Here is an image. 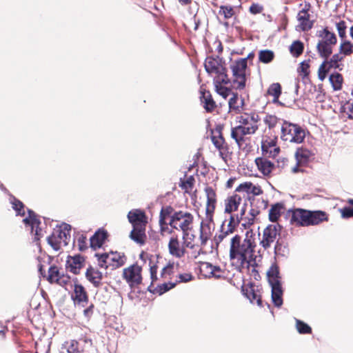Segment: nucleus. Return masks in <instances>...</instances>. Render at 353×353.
<instances>
[{
  "label": "nucleus",
  "mask_w": 353,
  "mask_h": 353,
  "mask_svg": "<svg viewBox=\"0 0 353 353\" xmlns=\"http://www.w3.org/2000/svg\"><path fill=\"white\" fill-rule=\"evenodd\" d=\"M256 244L252 230L245 233L244 239L237 234L230 238V259L233 265L241 270L246 268H254L256 265L255 249Z\"/></svg>",
  "instance_id": "obj_1"
},
{
  "label": "nucleus",
  "mask_w": 353,
  "mask_h": 353,
  "mask_svg": "<svg viewBox=\"0 0 353 353\" xmlns=\"http://www.w3.org/2000/svg\"><path fill=\"white\" fill-rule=\"evenodd\" d=\"M327 220V214L324 211H310L301 208L292 210L290 217V223L296 227L316 225Z\"/></svg>",
  "instance_id": "obj_2"
},
{
  "label": "nucleus",
  "mask_w": 353,
  "mask_h": 353,
  "mask_svg": "<svg viewBox=\"0 0 353 353\" xmlns=\"http://www.w3.org/2000/svg\"><path fill=\"white\" fill-rule=\"evenodd\" d=\"M128 219L132 225L130 237L139 245H143L146 239L145 227L148 219L145 212L139 209L130 210L128 214Z\"/></svg>",
  "instance_id": "obj_3"
},
{
  "label": "nucleus",
  "mask_w": 353,
  "mask_h": 353,
  "mask_svg": "<svg viewBox=\"0 0 353 353\" xmlns=\"http://www.w3.org/2000/svg\"><path fill=\"white\" fill-rule=\"evenodd\" d=\"M70 225L65 223L57 225L47 238L48 245L56 252L61 250L70 242Z\"/></svg>",
  "instance_id": "obj_4"
},
{
  "label": "nucleus",
  "mask_w": 353,
  "mask_h": 353,
  "mask_svg": "<svg viewBox=\"0 0 353 353\" xmlns=\"http://www.w3.org/2000/svg\"><path fill=\"white\" fill-rule=\"evenodd\" d=\"M193 221L194 216L192 214L186 210H179L169 220L168 225L172 229L182 232V239L185 240L188 235V232L192 228Z\"/></svg>",
  "instance_id": "obj_5"
},
{
  "label": "nucleus",
  "mask_w": 353,
  "mask_h": 353,
  "mask_svg": "<svg viewBox=\"0 0 353 353\" xmlns=\"http://www.w3.org/2000/svg\"><path fill=\"white\" fill-rule=\"evenodd\" d=\"M281 137L284 141L301 143L305 137V131L296 124L284 121L281 126Z\"/></svg>",
  "instance_id": "obj_6"
},
{
  "label": "nucleus",
  "mask_w": 353,
  "mask_h": 353,
  "mask_svg": "<svg viewBox=\"0 0 353 353\" xmlns=\"http://www.w3.org/2000/svg\"><path fill=\"white\" fill-rule=\"evenodd\" d=\"M247 67L246 59H239L231 63L232 86L235 89L243 90L245 87Z\"/></svg>",
  "instance_id": "obj_7"
},
{
  "label": "nucleus",
  "mask_w": 353,
  "mask_h": 353,
  "mask_svg": "<svg viewBox=\"0 0 353 353\" xmlns=\"http://www.w3.org/2000/svg\"><path fill=\"white\" fill-rule=\"evenodd\" d=\"M281 226L279 224L268 225L263 231L262 238L260 241V245L263 248L267 250L270 248L274 243V250L276 253L278 249L277 237L280 236Z\"/></svg>",
  "instance_id": "obj_8"
},
{
  "label": "nucleus",
  "mask_w": 353,
  "mask_h": 353,
  "mask_svg": "<svg viewBox=\"0 0 353 353\" xmlns=\"http://www.w3.org/2000/svg\"><path fill=\"white\" fill-rule=\"evenodd\" d=\"M96 256L98 258L99 265L105 269L109 266H111L112 269L117 268L122 266L125 262L124 255L118 252L97 254Z\"/></svg>",
  "instance_id": "obj_9"
},
{
  "label": "nucleus",
  "mask_w": 353,
  "mask_h": 353,
  "mask_svg": "<svg viewBox=\"0 0 353 353\" xmlns=\"http://www.w3.org/2000/svg\"><path fill=\"white\" fill-rule=\"evenodd\" d=\"M26 230L29 231L32 236L33 241L38 244V241L43 236V232L40 227L41 222L37 219L35 213L28 210V216L23 219Z\"/></svg>",
  "instance_id": "obj_10"
},
{
  "label": "nucleus",
  "mask_w": 353,
  "mask_h": 353,
  "mask_svg": "<svg viewBox=\"0 0 353 353\" xmlns=\"http://www.w3.org/2000/svg\"><path fill=\"white\" fill-rule=\"evenodd\" d=\"M204 66L206 72L212 75L214 79L215 77L221 78L228 76L226 68L223 66L221 60L219 57H208L205 61Z\"/></svg>",
  "instance_id": "obj_11"
},
{
  "label": "nucleus",
  "mask_w": 353,
  "mask_h": 353,
  "mask_svg": "<svg viewBox=\"0 0 353 353\" xmlns=\"http://www.w3.org/2000/svg\"><path fill=\"white\" fill-rule=\"evenodd\" d=\"M212 217V215H205V218L201 222L199 239L201 247H204L212 236L214 229Z\"/></svg>",
  "instance_id": "obj_12"
},
{
  "label": "nucleus",
  "mask_w": 353,
  "mask_h": 353,
  "mask_svg": "<svg viewBox=\"0 0 353 353\" xmlns=\"http://www.w3.org/2000/svg\"><path fill=\"white\" fill-rule=\"evenodd\" d=\"M123 277L130 287L138 285L142 281L141 268L137 264L125 268Z\"/></svg>",
  "instance_id": "obj_13"
},
{
  "label": "nucleus",
  "mask_w": 353,
  "mask_h": 353,
  "mask_svg": "<svg viewBox=\"0 0 353 353\" xmlns=\"http://www.w3.org/2000/svg\"><path fill=\"white\" fill-rule=\"evenodd\" d=\"M252 128H245L241 126H236L231 129V137L235 141L239 147H241L245 141L247 135L254 134L256 131L252 129Z\"/></svg>",
  "instance_id": "obj_14"
},
{
  "label": "nucleus",
  "mask_w": 353,
  "mask_h": 353,
  "mask_svg": "<svg viewBox=\"0 0 353 353\" xmlns=\"http://www.w3.org/2000/svg\"><path fill=\"white\" fill-rule=\"evenodd\" d=\"M70 286L73 289L71 298L74 304L81 305L84 307L88 301V296L85 288L79 283L70 284Z\"/></svg>",
  "instance_id": "obj_15"
},
{
  "label": "nucleus",
  "mask_w": 353,
  "mask_h": 353,
  "mask_svg": "<svg viewBox=\"0 0 353 353\" xmlns=\"http://www.w3.org/2000/svg\"><path fill=\"white\" fill-rule=\"evenodd\" d=\"M239 126L245 128H252L254 131L258 130L259 116L256 114H244L237 117Z\"/></svg>",
  "instance_id": "obj_16"
},
{
  "label": "nucleus",
  "mask_w": 353,
  "mask_h": 353,
  "mask_svg": "<svg viewBox=\"0 0 353 353\" xmlns=\"http://www.w3.org/2000/svg\"><path fill=\"white\" fill-rule=\"evenodd\" d=\"M229 83L230 79L228 76L221 78L215 77L214 79V85L216 92L224 99H226L231 92L230 89L225 86Z\"/></svg>",
  "instance_id": "obj_17"
},
{
  "label": "nucleus",
  "mask_w": 353,
  "mask_h": 353,
  "mask_svg": "<svg viewBox=\"0 0 353 353\" xmlns=\"http://www.w3.org/2000/svg\"><path fill=\"white\" fill-rule=\"evenodd\" d=\"M169 253L178 259L183 257L185 254V250L180 242L177 236H172L168 243Z\"/></svg>",
  "instance_id": "obj_18"
},
{
  "label": "nucleus",
  "mask_w": 353,
  "mask_h": 353,
  "mask_svg": "<svg viewBox=\"0 0 353 353\" xmlns=\"http://www.w3.org/2000/svg\"><path fill=\"white\" fill-rule=\"evenodd\" d=\"M234 230V227L232 224V220L228 223L227 228H225L224 224H223L221 230L214 236V240L215 243L218 245L224 240L229 239L230 241V238L232 237L231 235L232 234Z\"/></svg>",
  "instance_id": "obj_19"
},
{
  "label": "nucleus",
  "mask_w": 353,
  "mask_h": 353,
  "mask_svg": "<svg viewBox=\"0 0 353 353\" xmlns=\"http://www.w3.org/2000/svg\"><path fill=\"white\" fill-rule=\"evenodd\" d=\"M205 192L207 198L205 214L206 215L213 216L216 203V192L211 187H206L205 188Z\"/></svg>",
  "instance_id": "obj_20"
},
{
  "label": "nucleus",
  "mask_w": 353,
  "mask_h": 353,
  "mask_svg": "<svg viewBox=\"0 0 353 353\" xmlns=\"http://www.w3.org/2000/svg\"><path fill=\"white\" fill-rule=\"evenodd\" d=\"M84 259L80 255L74 256H68L66 261V268L71 272L77 274L79 273L80 270L83 267Z\"/></svg>",
  "instance_id": "obj_21"
},
{
  "label": "nucleus",
  "mask_w": 353,
  "mask_h": 353,
  "mask_svg": "<svg viewBox=\"0 0 353 353\" xmlns=\"http://www.w3.org/2000/svg\"><path fill=\"white\" fill-rule=\"evenodd\" d=\"M259 170L264 175L270 174L274 168V163L266 157H258L255 159Z\"/></svg>",
  "instance_id": "obj_22"
},
{
  "label": "nucleus",
  "mask_w": 353,
  "mask_h": 353,
  "mask_svg": "<svg viewBox=\"0 0 353 353\" xmlns=\"http://www.w3.org/2000/svg\"><path fill=\"white\" fill-rule=\"evenodd\" d=\"M244 99L237 94H233L229 100L230 112L239 114L243 110Z\"/></svg>",
  "instance_id": "obj_23"
},
{
  "label": "nucleus",
  "mask_w": 353,
  "mask_h": 353,
  "mask_svg": "<svg viewBox=\"0 0 353 353\" xmlns=\"http://www.w3.org/2000/svg\"><path fill=\"white\" fill-rule=\"evenodd\" d=\"M108 237V233L103 230H99L90 239V247L93 249L99 248L104 243Z\"/></svg>",
  "instance_id": "obj_24"
},
{
  "label": "nucleus",
  "mask_w": 353,
  "mask_h": 353,
  "mask_svg": "<svg viewBox=\"0 0 353 353\" xmlns=\"http://www.w3.org/2000/svg\"><path fill=\"white\" fill-rule=\"evenodd\" d=\"M297 19L299 22H314L313 11L310 4L301 5V9L297 14Z\"/></svg>",
  "instance_id": "obj_25"
},
{
  "label": "nucleus",
  "mask_w": 353,
  "mask_h": 353,
  "mask_svg": "<svg viewBox=\"0 0 353 353\" xmlns=\"http://www.w3.org/2000/svg\"><path fill=\"white\" fill-rule=\"evenodd\" d=\"M241 202V196L238 194H234L225 201V212L231 213L236 210Z\"/></svg>",
  "instance_id": "obj_26"
},
{
  "label": "nucleus",
  "mask_w": 353,
  "mask_h": 353,
  "mask_svg": "<svg viewBox=\"0 0 353 353\" xmlns=\"http://www.w3.org/2000/svg\"><path fill=\"white\" fill-rule=\"evenodd\" d=\"M261 148L265 157L275 158L280 152L279 148L275 145L273 141L263 143Z\"/></svg>",
  "instance_id": "obj_27"
},
{
  "label": "nucleus",
  "mask_w": 353,
  "mask_h": 353,
  "mask_svg": "<svg viewBox=\"0 0 353 353\" xmlns=\"http://www.w3.org/2000/svg\"><path fill=\"white\" fill-rule=\"evenodd\" d=\"M272 289V300L276 307L283 305V290L281 284L270 285Z\"/></svg>",
  "instance_id": "obj_28"
},
{
  "label": "nucleus",
  "mask_w": 353,
  "mask_h": 353,
  "mask_svg": "<svg viewBox=\"0 0 353 353\" xmlns=\"http://www.w3.org/2000/svg\"><path fill=\"white\" fill-rule=\"evenodd\" d=\"M176 212V211H174V208L170 205L161 208L159 215V225L161 230H164V226L168 225L166 222L167 218H170V219Z\"/></svg>",
  "instance_id": "obj_29"
},
{
  "label": "nucleus",
  "mask_w": 353,
  "mask_h": 353,
  "mask_svg": "<svg viewBox=\"0 0 353 353\" xmlns=\"http://www.w3.org/2000/svg\"><path fill=\"white\" fill-rule=\"evenodd\" d=\"M85 276L94 286L97 287L101 284L102 273L98 270L90 267L87 269Z\"/></svg>",
  "instance_id": "obj_30"
},
{
  "label": "nucleus",
  "mask_w": 353,
  "mask_h": 353,
  "mask_svg": "<svg viewBox=\"0 0 353 353\" xmlns=\"http://www.w3.org/2000/svg\"><path fill=\"white\" fill-rule=\"evenodd\" d=\"M243 294L250 300L252 303L256 301L257 305L259 307L262 306L261 298L258 292H256L254 286H248L245 289H243Z\"/></svg>",
  "instance_id": "obj_31"
},
{
  "label": "nucleus",
  "mask_w": 353,
  "mask_h": 353,
  "mask_svg": "<svg viewBox=\"0 0 353 353\" xmlns=\"http://www.w3.org/2000/svg\"><path fill=\"white\" fill-rule=\"evenodd\" d=\"M268 282L270 285H275L281 283L279 267L276 263L272 264L267 272Z\"/></svg>",
  "instance_id": "obj_32"
},
{
  "label": "nucleus",
  "mask_w": 353,
  "mask_h": 353,
  "mask_svg": "<svg viewBox=\"0 0 353 353\" xmlns=\"http://www.w3.org/2000/svg\"><path fill=\"white\" fill-rule=\"evenodd\" d=\"M268 94L273 97L272 102L274 103L283 105V103L279 100L281 94V86L279 83H274L271 84L268 89Z\"/></svg>",
  "instance_id": "obj_33"
},
{
  "label": "nucleus",
  "mask_w": 353,
  "mask_h": 353,
  "mask_svg": "<svg viewBox=\"0 0 353 353\" xmlns=\"http://www.w3.org/2000/svg\"><path fill=\"white\" fill-rule=\"evenodd\" d=\"M202 269L205 271L209 276L219 279L223 276V271L219 266L213 265L210 263H204L202 265Z\"/></svg>",
  "instance_id": "obj_34"
},
{
  "label": "nucleus",
  "mask_w": 353,
  "mask_h": 353,
  "mask_svg": "<svg viewBox=\"0 0 353 353\" xmlns=\"http://www.w3.org/2000/svg\"><path fill=\"white\" fill-rule=\"evenodd\" d=\"M329 81L334 91H339L342 89L343 78L340 73L337 72L332 73L329 77Z\"/></svg>",
  "instance_id": "obj_35"
},
{
  "label": "nucleus",
  "mask_w": 353,
  "mask_h": 353,
  "mask_svg": "<svg viewBox=\"0 0 353 353\" xmlns=\"http://www.w3.org/2000/svg\"><path fill=\"white\" fill-rule=\"evenodd\" d=\"M312 155V152L305 148H299L295 153V157L298 164L306 163Z\"/></svg>",
  "instance_id": "obj_36"
},
{
  "label": "nucleus",
  "mask_w": 353,
  "mask_h": 353,
  "mask_svg": "<svg viewBox=\"0 0 353 353\" xmlns=\"http://www.w3.org/2000/svg\"><path fill=\"white\" fill-rule=\"evenodd\" d=\"M9 202L11 204L12 209L16 212L17 215H25V206L21 201L10 195Z\"/></svg>",
  "instance_id": "obj_37"
},
{
  "label": "nucleus",
  "mask_w": 353,
  "mask_h": 353,
  "mask_svg": "<svg viewBox=\"0 0 353 353\" xmlns=\"http://www.w3.org/2000/svg\"><path fill=\"white\" fill-rule=\"evenodd\" d=\"M332 45L324 43L320 41L317 46V50L320 54V56L323 58L327 59V58L332 54Z\"/></svg>",
  "instance_id": "obj_38"
},
{
  "label": "nucleus",
  "mask_w": 353,
  "mask_h": 353,
  "mask_svg": "<svg viewBox=\"0 0 353 353\" xmlns=\"http://www.w3.org/2000/svg\"><path fill=\"white\" fill-rule=\"evenodd\" d=\"M283 205L281 203H276L273 205L269 210V219L272 222H275L278 220L281 214Z\"/></svg>",
  "instance_id": "obj_39"
},
{
  "label": "nucleus",
  "mask_w": 353,
  "mask_h": 353,
  "mask_svg": "<svg viewBox=\"0 0 353 353\" xmlns=\"http://www.w3.org/2000/svg\"><path fill=\"white\" fill-rule=\"evenodd\" d=\"M48 279L50 283H61V275L57 267L52 266L49 268Z\"/></svg>",
  "instance_id": "obj_40"
},
{
  "label": "nucleus",
  "mask_w": 353,
  "mask_h": 353,
  "mask_svg": "<svg viewBox=\"0 0 353 353\" xmlns=\"http://www.w3.org/2000/svg\"><path fill=\"white\" fill-rule=\"evenodd\" d=\"M274 52L270 50H260L259 52V61L264 63H268L271 62L274 59Z\"/></svg>",
  "instance_id": "obj_41"
},
{
  "label": "nucleus",
  "mask_w": 353,
  "mask_h": 353,
  "mask_svg": "<svg viewBox=\"0 0 353 353\" xmlns=\"http://www.w3.org/2000/svg\"><path fill=\"white\" fill-rule=\"evenodd\" d=\"M322 37L321 41L334 46L336 43V37L334 33L329 32L327 29H324L323 34H321Z\"/></svg>",
  "instance_id": "obj_42"
},
{
  "label": "nucleus",
  "mask_w": 353,
  "mask_h": 353,
  "mask_svg": "<svg viewBox=\"0 0 353 353\" xmlns=\"http://www.w3.org/2000/svg\"><path fill=\"white\" fill-rule=\"evenodd\" d=\"M331 68L327 65V60L325 59L319 66L318 70V78L321 81H323L326 78L327 72Z\"/></svg>",
  "instance_id": "obj_43"
},
{
  "label": "nucleus",
  "mask_w": 353,
  "mask_h": 353,
  "mask_svg": "<svg viewBox=\"0 0 353 353\" xmlns=\"http://www.w3.org/2000/svg\"><path fill=\"white\" fill-rule=\"evenodd\" d=\"M296 328L300 334H310L312 328L303 321L296 319Z\"/></svg>",
  "instance_id": "obj_44"
},
{
  "label": "nucleus",
  "mask_w": 353,
  "mask_h": 353,
  "mask_svg": "<svg viewBox=\"0 0 353 353\" xmlns=\"http://www.w3.org/2000/svg\"><path fill=\"white\" fill-rule=\"evenodd\" d=\"M303 50V44L299 41H294L290 47V51L294 57H299Z\"/></svg>",
  "instance_id": "obj_45"
},
{
  "label": "nucleus",
  "mask_w": 353,
  "mask_h": 353,
  "mask_svg": "<svg viewBox=\"0 0 353 353\" xmlns=\"http://www.w3.org/2000/svg\"><path fill=\"white\" fill-rule=\"evenodd\" d=\"M343 59L341 54H334L330 60H327V65L330 68H339V62Z\"/></svg>",
  "instance_id": "obj_46"
},
{
  "label": "nucleus",
  "mask_w": 353,
  "mask_h": 353,
  "mask_svg": "<svg viewBox=\"0 0 353 353\" xmlns=\"http://www.w3.org/2000/svg\"><path fill=\"white\" fill-rule=\"evenodd\" d=\"M203 102L204 103V108L208 112L212 111L216 106L214 102L213 101V100L211 98V96L209 94H203Z\"/></svg>",
  "instance_id": "obj_47"
},
{
  "label": "nucleus",
  "mask_w": 353,
  "mask_h": 353,
  "mask_svg": "<svg viewBox=\"0 0 353 353\" xmlns=\"http://www.w3.org/2000/svg\"><path fill=\"white\" fill-rule=\"evenodd\" d=\"M234 14V11L231 6H221L219 10V15L223 16L225 19L231 18Z\"/></svg>",
  "instance_id": "obj_48"
},
{
  "label": "nucleus",
  "mask_w": 353,
  "mask_h": 353,
  "mask_svg": "<svg viewBox=\"0 0 353 353\" xmlns=\"http://www.w3.org/2000/svg\"><path fill=\"white\" fill-rule=\"evenodd\" d=\"M343 113L350 119H353V102L348 101L343 107Z\"/></svg>",
  "instance_id": "obj_49"
},
{
  "label": "nucleus",
  "mask_w": 353,
  "mask_h": 353,
  "mask_svg": "<svg viewBox=\"0 0 353 353\" xmlns=\"http://www.w3.org/2000/svg\"><path fill=\"white\" fill-rule=\"evenodd\" d=\"M340 51L345 55H349L353 52V46L350 41H344L341 44Z\"/></svg>",
  "instance_id": "obj_50"
},
{
  "label": "nucleus",
  "mask_w": 353,
  "mask_h": 353,
  "mask_svg": "<svg viewBox=\"0 0 353 353\" xmlns=\"http://www.w3.org/2000/svg\"><path fill=\"white\" fill-rule=\"evenodd\" d=\"M194 182V179L192 176L188 177L186 180L181 182L180 186L182 189L185 190V192L191 190Z\"/></svg>",
  "instance_id": "obj_51"
},
{
  "label": "nucleus",
  "mask_w": 353,
  "mask_h": 353,
  "mask_svg": "<svg viewBox=\"0 0 353 353\" xmlns=\"http://www.w3.org/2000/svg\"><path fill=\"white\" fill-rule=\"evenodd\" d=\"M278 118L274 115H266L264 118V123L268 125L269 128H274L278 123Z\"/></svg>",
  "instance_id": "obj_52"
},
{
  "label": "nucleus",
  "mask_w": 353,
  "mask_h": 353,
  "mask_svg": "<svg viewBox=\"0 0 353 353\" xmlns=\"http://www.w3.org/2000/svg\"><path fill=\"white\" fill-rule=\"evenodd\" d=\"M212 141L214 145L217 149L221 150L223 148V145L224 143V139L220 133L218 136H215V135L212 136Z\"/></svg>",
  "instance_id": "obj_53"
},
{
  "label": "nucleus",
  "mask_w": 353,
  "mask_h": 353,
  "mask_svg": "<svg viewBox=\"0 0 353 353\" xmlns=\"http://www.w3.org/2000/svg\"><path fill=\"white\" fill-rule=\"evenodd\" d=\"M251 188H252V183H250V182H245V183L240 184L236 188L235 191L238 192L250 193Z\"/></svg>",
  "instance_id": "obj_54"
},
{
  "label": "nucleus",
  "mask_w": 353,
  "mask_h": 353,
  "mask_svg": "<svg viewBox=\"0 0 353 353\" xmlns=\"http://www.w3.org/2000/svg\"><path fill=\"white\" fill-rule=\"evenodd\" d=\"M176 282H169V283H164L161 285L159 286V294H162L167 291L170 290V289H172L176 285Z\"/></svg>",
  "instance_id": "obj_55"
},
{
  "label": "nucleus",
  "mask_w": 353,
  "mask_h": 353,
  "mask_svg": "<svg viewBox=\"0 0 353 353\" xmlns=\"http://www.w3.org/2000/svg\"><path fill=\"white\" fill-rule=\"evenodd\" d=\"M172 270L173 266L170 265L163 267L161 271L160 276L164 279H168L172 273Z\"/></svg>",
  "instance_id": "obj_56"
},
{
  "label": "nucleus",
  "mask_w": 353,
  "mask_h": 353,
  "mask_svg": "<svg viewBox=\"0 0 353 353\" xmlns=\"http://www.w3.org/2000/svg\"><path fill=\"white\" fill-rule=\"evenodd\" d=\"M77 245H78L79 249L81 251L85 250L88 248L86 236H85L83 234L80 235L77 239Z\"/></svg>",
  "instance_id": "obj_57"
},
{
  "label": "nucleus",
  "mask_w": 353,
  "mask_h": 353,
  "mask_svg": "<svg viewBox=\"0 0 353 353\" xmlns=\"http://www.w3.org/2000/svg\"><path fill=\"white\" fill-rule=\"evenodd\" d=\"M341 216L343 219H348L353 216V208L345 207L340 210Z\"/></svg>",
  "instance_id": "obj_58"
},
{
  "label": "nucleus",
  "mask_w": 353,
  "mask_h": 353,
  "mask_svg": "<svg viewBox=\"0 0 353 353\" xmlns=\"http://www.w3.org/2000/svg\"><path fill=\"white\" fill-rule=\"evenodd\" d=\"M178 279H179V280L175 281L176 284L179 282L186 283V282L190 281L191 280H192L193 276L190 273H184V274H179L178 276Z\"/></svg>",
  "instance_id": "obj_59"
},
{
  "label": "nucleus",
  "mask_w": 353,
  "mask_h": 353,
  "mask_svg": "<svg viewBox=\"0 0 353 353\" xmlns=\"http://www.w3.org/2000/svg\"><path fill=\"white\" fill-rule=\"evenodd\" d=\"M157 270H158V266L157 265H150V279L152 280V283L159 279V278L157 276Z\"/></svg>",
  "instance_id": "obj_60"
},
{
  "label": "nucleus",
  "mask_w": 353,
  "mask_h": 353,
  "mask_svg": "<svg viewBox=\"0 0 353 353\" xmlns=\"http://www.w3.org/2000/svg\"><path fill=\"white\" fill-rule=\"evenodd\" d=\"M313 23H299L296 26V30L298 31H307L312 27Z\"/></svg>",
  "instance_id": "obj_61"
},
{
  "label": "nucleus",
  "mask_w": 353,
  "mask_h": 353,
  "mask_svg": "<svg viewBox=\"0 0 353 353\" xmlns=\"http://www.w3.org/2000/svg\"><path fill=\"white\" fill-rule=\"evenodd\" d=\"M262 10V6L259 4H252L250 8V11L253 14L260 13Z\"/></svg>",
  "instance_id": "obj_62"
},
{
  "label": "nucleus",
  "mask_w": 353,
  "mask_h": 353,
  "mask_svg": "<svg viewBox=\"0 0 353 353\" xmlns=\"http://www.w3.org/2000/svg\"><path fill=\"white\" fill-rule=\"evenodd\" d=\"M93 310H94V305L92 304H91L86 309H85L83 310L84 316L88 319L90 318L93 314Z\"/></svg>",
  "instance_id": "obj_63"
},
{
  "label": "nucleus",
  "mask_w": 353,
  "mask_h": 353,
  "mask_svg": "<svg viewBox=\"0 0 353 353\" xmlns=\"http://www.w3.org/2000/svg\"><path fill=\"white\" fill-rule=\"evenodd\" d=\"M250 193L253 194L254 195H259L262 194V190L259 186L254 185L252 183Z\"/></svg>",
  "instance_id": "obj_64"
}]
</instances>
